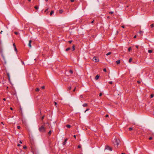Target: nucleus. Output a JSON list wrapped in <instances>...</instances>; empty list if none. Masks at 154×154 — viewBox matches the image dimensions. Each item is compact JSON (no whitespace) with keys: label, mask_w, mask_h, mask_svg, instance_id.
Listing matches in <instances>:
<instances>
[{"label":"nucleus","mask_w":154,"mask_h":154,"mask_svg":"<svg viewBox=\"0 0 154 154\" xmlns=\"http://www.w3.org/2000/svg\"><path fill=\"white\" fill-rule=\"evenodd\" d=\"M120 142V140L119 139L115 138L114 140L113 141V143L115 147L118 148V146Z\"/></svg>","instance_id":"nucleus-1"},{"label":"nucleus","mask_w":154,"mask_h":154,"mask_svg":"<svg viewBox=\"0 0 154 154\" xmlns=\"http://www.w3.org/2000/svg\"><path fill=\"white\" fill-rule=\"evenodd\" d=\"M45 125L44 124L39 127L38 130L39 131L42 133L45 132L46 128L45 127Z\"/></svg>","instance_id":"nucleus-2"},{"label":"nucleus","mask_w":154,"mask_h":154,"mask_svg":"<svg viewBox=\"0 0 154 154\" xmlns=\"http://www.w3.org/2000/svg\"><path fill=\"white\" fill-rule=\"evenodd\" d=\"M105 149L109 150L110 151H112V148L108 146H106Z\"/></svg>","instance_id":"nucleus-3"},{"label":"nucleus","mask_w":154,"mask_h":154,"mask_svg":"<svg viewBox=\"0 0 154 154\" xmlns=\"http://www.w3.org/2000/svg\"><path fill=\"white\" fill-rule=\"evenodd\" d=\"M93 60L96 62H97L99 61V59L97 57H94L93 58Z\"/></svg>","instance_id":"nucleus-4"},{"label":"nucleus","mask_w":154,"mask_h":154,"mask_svg":"<svg viewBox=\"0 0 154 154\" xmlns=\"http://www.w3.org/2000/svg\"><path fill=\"white\" fill-rule=\"evenodd\" d=\"M67 140H68V139L67 138H66L65 140L64 141L63 143V145H65V144H66V143L67 142Z\"/></svg>","instance_id":"nucleus-5"},{"label":"nucleus","mask_w":154,"mask_h":154,"mask_svg":"<svg viewBox=\"0 0 154 154\" xmlns=\"http://www.w3.org/2000/svg\"><path fill=\"white\" fill-rule=\"evenodd\" d=\"M31 42H32V41L31 40H29V41L28 45L30 48L31 47Z\"/></svg>","instance_id":"nucleus-6"},{"label":"nucleus","mask_w":154,"mask_h":154,"mask_svg":"<svg viewBox=\"0 0 154 154\" xmlns=\"http://www.w3.org/2000/svg\"><path fill=\"white\" fill-rule=\"evenodd\" d=\"M83 107H86L88 106V104L87 103H85L82 105Z\"/></svg>","instance_id":"nucleus-7"},{"label":"nucleus","mask_w":154,"mask_h":154,"mask_svg":"<svg viewBox=\"0 0 154 154\" xmlns=\"http://www.w3.org/2000/svg\"><path fill=\"white\" fill-rule=\"evenodd\" d=\"M7 75L8 78V80H9V81H10V78L9 74V73H7Z\"/></svg>","instance_id":"nucleus-8"},{"label":"nucleus","mask_w":154,"mask_h":154,"mask_svg":"<svg viewBox=\"0 0 154 154\" xmlns=\"http://www.w3.org/2000/svg\"><path fill=\"white\" fill-rule=\"evenodd\" d=\"M99 76L98 75H97L95 77V79L96 80H97L99 79Z\"/></svg>","instance_id":"nucleus-9"},{"label":"nucleus","mask_w":154,"mask_h":154,"mask_svg":"<svg viewBox=\"0 0 154 154\" xmlns=\"http://www.w3.org/2000/svg\"><path fill=\"white\" fill-rule=\"evenodd\" d=\"M120 60H118L116 61V63L117 64H118L119 63H120Z\"/></svg>","instance_id":"nucleus-10"},{"label":"nucleus","mask_w":154,"mask_h":154,"mask_svg":"<svg viewBox=\"0 0 154 154\" xmlns=\"http://www.w3.org/2000/svg\"><path fill=\"white\" fill-rule=\"evenodd\" d=\"M75 49V46L74 45H73L72 46V51H74Z\"/></svg>","instance_id":"nucleus-11"},{"label":"nucleus","mask_w":154,"mask_h":154,"mask_svg":"<svg viewBox=\"0 0 154 154\" xmlns=\"http://www.w3.org/2000/svg\"><path fill=\"white\" fill-rule=\"evenodd\" d=\"M54 13V11H52L50 13V15L51 16Z\"/></svg>","instance_id":"nucleus-12"},{"label":"nucleus","mask_w":154,"mask_h":154,"mask_svg":"<svg viewBox=\"0 0 154 154\" xmlns=\"http://www.w3.org/2000/svg\"><path fill=\"white\" fill-rule=\"evenodd\" d=\"M63 12V11L62 9L60 10H59V13L60 14H62V13Z\"/></svg>","instance_id":"nucleus-13"},{"label":"nucleus","mask_w":154,"mask_h":154,"mask_svg":"<svg viewBox=\"0 0 154 154\" xmlns=\"http://www.w3.org/2000/svg\"><path fill=\"white\" fill-rule=\"evenodd\" d=\"M66 127H67V128H70L71 127V126L69 125H66Z\"/></svg>","instance_id":"nucleus-14"},{"label":"nucleus","mask_w":154,"mask_h":154,"mask_svg":"<svg viewBox=\"0 0 154 154\" xmlns=\"http://www.w3.org/2000/svg\"><path fill=\"white\" fill-rule=\"evenodd\" d=\"M112 54V52H108V53H107V54H106V55L108 56V55H110V54Z\"/></svg>","instance_id":"nucleus-15"},{"label":"nucleus","mask_w":154,"mask_h":154,"mask_svg":"<svg viewBox=\"0 0 154 154\" xmlns=\"http://www.w3.org/2000/svg\"><path fill=\"white\" fill-rule=\"evenodd\" d=\"M39 89L38 88H37L35 89V91L36 92H38L39 91Z\"/></svg>","instance_id":"nucleus-16"},{"label":"nucleus","mask_w":154,"mask_h":154,"mask_svg":"<svg viewBox=\"0 0 154 154\" xmlns=\"http://www.w3.org/2000/svg\"><path fill=\"white\" fill-rule=\"evenodd\" d=\"M132 61V58H130L128 62L129 63H130L131 61Z\"/></svg>","instance_id":"nucleus-17"},{"label":"nucleus","mask_w":154,"mask_h":154,"mask_svg":"<svg viewBox=\"0 0 154 154\" xmlns=\"http://www.w3.org/2000/svg\"><path fill=\"white\" fill-rule=\"evenodd\" d=\"M72 88L71 86H70V87H69L67 89V90L68 91H69Z\"/></svg>","instance_id":"nucleus-18"},{"label":"nucleus","mask_w":154,"mask_h":154,"mask_svg":"<svg viewBox=\"0 0 154 154\" xmlns=\"http://www.w3.org/2000/svg\"><path fill=\"white\" fill-rule=\"evenodd\" d=\"M69 72L71 74H72L73 73V71L72 70H70L69 71Z\"/></svg>","instance_id":"nucleus-19"},{"label":"nucleus","mask_w":154,"mask_h":154,"mask_svg":"<svg viewBox=\"0 0 154 154\" xmlns=\"http://www.w3.org/2000/svg\"><path fill=\"white\" fill-rule=\"evenodd\" d=\"M71 48H66V51H68L69 50H70Z\"/></svg>","instance_id":"nucleus-20"},{"label":"nucleus","mask_w":154,"mask_h":154,"mask_svg":"<svg viewBox=\"0 0 154 154\" xmlns=\"http://www.w3.org/2000/svg\"><path fill=\"white\" fill-rule=\"evenodd\" d=\"M154 96V94H151V95H150V98H152Z\"/></svg>","instance_id":"nucleus-21"},{"label":"nucleus","mask_w":154,"mask_h":154,"mask_svg":"<svg viewBox=\"0 0 154 154\" xmlns=\"http://www.w3.org/2000/svg\"><path fill=\"white\" fill-rule=\"evenodd\" d=\"M34 8L36 10H38V6H35L34 7Z\"/></svg>","instance_id":"nucleus-22"},{"label":"nucleus","mask_w":154,"mask_h":154,"mask_svg":"<svg viewBox=\"0 0 154 154\" xmlns=\"http://www.w3.org/2000/svg\"><path fill=\"white\" fill-rule=\"evenodd\" d=\"M152 50H148V52L149 53H151L152 52Z\"/></svg>","instance_id":"nucleus-23"},{"label":"nucleus","mask_w":154,"mask_h":154,"mask_svg":"<svg viewBox=\"0 0 154 154\" xmlns=\"http://www.w3.org/2000/svg\"><path fill=\"white\" fill-rule=\"evenodd\" d=\"M51 131L50 130L49 131V132H48V134L49 135H50L51 134Z\"/></svg>","instance_id":"nucleus-24"},{"label":"nucleus","mask_w":154,"mask_h":154,"mask_svg":"<svg viewBox=\"0 0 154 154\" xmlns=\"http://www.w3.org/2000/svg\"><path fill=\"white\" fill-rule=\"evenodd\" d=\"M128 129L129 131H131L133 129V128H132L130 127Z\"/></svg>","instance_id":"nucleus-25"},{"label":"nucleus","mask_w":154,"mask_h":154,"mask_svg":"<svg viewBox=\"0 0 154 154\" xmlns=\"http://www.w3.org/2000/svg\"><path fill=\"white\" fill-rule=\"evenodd\" d=\"M27 148V147L25 145H24L23 146V148L24 149H26Z\"/></svg>","instance_id":"nucleus-26"},{"label":"nucleus","mask_w":154,"mask_h":154,"mask_svg":"<svg viewBox=\"0 0 154 154\" xmlns=\"http://www.w3.org/2000/svg\"><path fill=\"white\" fill-rule=\"evenodd\" d=\"M81 147V146L80 145H79L78 146V148H80Z\"/></svg>","instance_id":"nucleus-27"},{"label":"nucleus","mask_w":154,"mask_h":154,"mask_svg":"<svg viewBox=\"0 0 154 154\" xmlns=\"http://www.w3.org/2000/svg\"><path fill=\"white\" fill-rule=\"evenodd\" d=\"M128 51H131V47H129L128 48Z\"/></svg>","instance_id":"nucleus-28"},{"label":"nucleus","mask_w":154,"mask_h":154,"mask_svg":"<svg viewBox=\"0 0 154 154\" xmlns=\"http://www.w3.org/2000/svg\"><path fill=\"white\" fill-rule=\"evenodd\" d=\"M54 105L56 106V107H57V103L56 102H54Z\"/></svg>","instance_id":"nucleus-29"},{"label":"nucleus","mask_w":154,"mask_h":154,"mask_svg":"<svg viewBox=\"0 0 154 154\" xmlns=\"http://www.w3.org/2000/svg\"><path fill=\"white\" fill-rule=\"evenodd\" d=\"M14 48L15 51H16V52H17V49L16 47H14Z\"/></svg>","instance_id":"nucleus-30"},{"label":"nucleus","mask_w":154,"mask_h":154,"mask_svg":"<svg viewBox=\"0 0 154 154\" xmlns=\"http://www.w3.org/2000/svg\"><path fill=\"white\" fill-rule=\"evenodd\" d=\"M150 26L151 28H152L154 27V24H152L150 25Z\"/></svg>","instance_id":"nucleus-31"},{"label":"nucleus","mask_w":154,"mask_h":154,"mask_svg":"<svg viewBox=\"0 0 154 154\" xmlns=\"http://www.w3.org/2000/svg\"><path fill=\"white\" fill-rule=\"evenodd\" d=\"M89 108H88L85 111V112L86 111L89 110Z\"/></svg>","instance_id":"nucleus-32"},{"label":"nucleus","mask_w":154,"mask_h":154,"mask_svg":"<svg viewBox=\"0 0 154 154\" xmlns=\"http://www.w3.org/2000/svg\"><path fill=\"white\" fill-rule=\"evenodd\" d=\"M109 83L110 84H112V81H110Z\"/></svg>","instance_id":"nucleus-33"},{"label":"nucleus","mask_w":154,"mask_h":154,"mask_svg":"<svg viewBox=\"0 0 154 154\" xmlns=\"http://www.w3.org/2000/svg\"><path fill=\"white\" fill-rule=\"evenodd\" d=\"M152 137H149V140H152Z\"/></svg>","instance_id":"nucleus-34"},{"label":"nucleus","mask_w":154,"mask_h":154,"mask_svg":"<svg viewBox=\"0 0 154 154\" xmlns=\"http://www.w3.org/2000/svg\"><path fill=\"white\" fill-rule=\"evenodd\" d=\"M103 71L104 72H106V68L104 69H103Z\"/></svg>","instance_id":"nucleus-35"},{"label":"nucleus","mask_w":154,"mask_h":154,"mask_svg":"<svg viewBox=\"0 0 154 154\" xmlns=\"http://www.w3.org/2000/svg\"><path fill=\"white\" fill-rule=\"evenodd\" d=\"M17 128L18 129H19L20 128V127L19 126H17Z\"/></svg>","instance_id":"nucleus-36"},{"label":"nucleus","mask_w":154,"mask_h":154,"mask_svg":"<svg viewBox=\"0 0 154 154\" xmlns=\"http://www.w3.org/2000/svg\"><path fill=\"white\" fill-rule=\"evenodd\" d=\"M76 87H75L74 88V90H73V92H74L75 91V90H76Z\"/></svg>","instance_id":"nucleus-37"},{"label":"nucleus","mask_w":154,"mask_h":154,"mask_svg":"<svg viewBox=\"0 0 154 154\" xmlns=\"http://www.w3.org/2000/svg\"><path fill=\"white\" fill-rule=\"evenodd\" d=\"M14 33L16 35H17L18 34V32H14Z\"/></svg>","instance_id":"nucleus-38"},{"label":"nucleus","mask_w":154,"mask_h":154,"mask_svg":"<svg viewBox=\"0 0 154 154\" xmlns=\"http://www.w3.org/2000/svg\"><path fill=\"white\" fill-rule=\"evenodd\" d=\"M138 84H140V83H141V82L140 81H137V82Z\"/></svg>","instance_id":"nucleus-39"},{"label":"nucleus","mask_w":154,"mask_h":154,"mask_svg":"<svg viewBox=\"0 0 154 154\" xmlns=\"http://www.w3.org/2000/svg\"><path fill=\"white\" fill-rule=\"evenodd\" d=\"M44 116H43L42 118H41V119L42 120H43L44 118Z\"/></svg>","instance_id":"nucleus-40"},{"label":"nucleus","mask_w":154,"mask_h":154,"mask_svg":"<svg viewBox=\"0 0 154 154\" xmlns=\"http://www.w3.org/2000/svg\"><path fill=\"white\" fill-rule=\"evenodd\" d=\"M13 46H14V48L16 47V45H15V43H14V44H13Z\"/></svg>","instance_id":"nucleus-41"},{"label":"nucleus","mask_w":154,"mask_h":154,"mask_svg":"<svg viewBox=\"0 0 154 154\" xmlns=\"http://www.w3.org/2000/svg\"><path fill=\"white\" fill-rule=\"evenodd\" d=\"M113 13V12H112V11H111V12H109V13L110 14H112Z\"/></svg>","instance_id":"nucleus-42"},{"label":"nucleus","mask_w":154,"mask_h":154,"mask_svg":"<svg viewBox=\"0 0 154 154\" xmlns=\"http://www.w3.org/2000/svg\"><path fill=\"white\" fill-rule=\"evenodd\" d=\"M48 8L47 9L45 10V12H46L48 11Z\"/></svg>","instance_id":"nucleus-43"},{"label":"nucleus","mask_w":154,"mask_h":154,"mask_svg":"<svg viewBox=\"0 0 154 154\" xmlns=\"http://www.w3.org/2000/svg\"><path fill=\"white\" fill-rule=\"evenodd\" d=\"M135 47H136L137 48H138V47H139V46L138 45H136L135 46Z\"/></svg>","instance_id":"nucleus-44"},{"label":"nucleus","mask_w":154,"mask_h":154,"mask_svg":"<svg viewBox=\"0 0 154 154\" xmlns=\"http://www.w3.org/2000/svg\"><path fill=\"white\" fill-rule=\"evenodd\" d=\"M21 62H22V64H23V65H24V62L22 60H21Z\"/></svg>","instance_id":"nucleus-45"},{"label":"nucleus","mask_w":154,"mask_h":154,"mask_svg":"<svg viewBox=\"0 0 154 154\" xmlns=\"http://www.w3.org/2000/svg\"><path fill=\"white\" fill-rule=\"evenodd\" d=\"M69 43H71L72 42V40L69 41L68 42Z\"/></svg>","instance_id":"nucleus-46"},{"label":"nucleus","mask_w":154,"mask_h":154,"mask_svg":"<svg viewBox=\"0 0 154 154\" xmlns=\"http://www.w3.org/2000/svg\"><path fill=\"white\" fill-rule=\"evenodd\" d=\"M42 89H44L45 88V86H43L42 87Z\"/></svg>","instance_id":"nucleus-47"},{"label":"nucleus","mask_w":154,"mask_h":154,"mask_svg":"<svg viewBox=\"0 0 154 154\" xmlns=\"http://www.w3.org/2000/svg\"><path fill=\"white\" fill-rule=\"evenodd\" d=\"M108 116H109V115H107V114L106 115V116H105V117H108Z\"/></svg>","instance_id":"nucleus-48"},{"label":"nucleus","mask_w":154,"mask_h":154,"mask_svg":"<svg viewBox=\"0 0 154 154\" xmlns=\"http://www.w3.org/2000/svg\"><path fill=\"white\" fill-rule=\"evenodd\" d=\"M102 95V94L101 93H100L99 94V96H101Z\"/></svg>","instance_id":"nucleus-49"},{"label":"nucleus","mask_w":154,"mask_h":154,"mask_svg":"<svg viewBox=\"0 0 154 154\" xmlns=\"http://www.w3.org/2000/svg\"><path fill=\"white\" fill-rule=\"evenodd\" d=\"M94 20H93L91 22V23H94Z\"/></svg>","instance_id":"nucleus-50"},{"label":"nucleus","mask_w":154,"mask_h":154,"mask_svg":"<svg viewBox=\"0 0 154 154\" xmlns=\"http://www.w3.org/2000/svg\"><path fill=\"white\" fill-rule=\"evenodd\" d=\"M142 32H142V31H140V32H139V33H140V34H141V33H142Z\"/></svg>","instance_id":"nucleus-51"},{"label":"nucleus","mask_w":154,"mask_h":154,"mask_svg":"<svg viewBox=\"0 0 154 154\" xmlns=\"http://www.w3.org/2000/svg\"><path fill=\"white\" fill-rule=\"evenodd\" d=\"M70 1L71 2H73L74 1V0H70Z\"/></svg>","instance_id":"nucleus-52"},{"label":"nucleus","mask_w":154,"mask_h":154,"mask_svg":"<svg viewBox=\"0 0 154 154\" xmlns=\"http://www.w3.org/2000/svg\"><path fill=\"white\" fill-rule=\"evenodd\" d=\"M73 137L75 138H76V135H74L73 136Z\"/></svg>","instance_id":"nucleus-53"},{"label":"nucleus","mask_w":154,"mask_h":154,"mask_svg":"<svg viewBox=\"0 0 154 154\" xmlns=\"http://www.w3.org/2000/svg\"><path fill=\"white\" fill-rule=\"evenodd\" d=\"M122 28H125V26H121Z\"/></svg>","instance_id":"nucleus-54"},{"label":"nucleus","mask_w":154,"mask_h":154,"mask_svg":"<svg viewBox=\"0 0 154 154\" xmlns=\"http://www.w3.org/2000/svg\"><path fill=\"white\" fill-rule=\"evenodd\" d=\"M17 146H20V144H17Z\"/></svg>","instance_id":"nucleus-55"},{"label":"nucleus","mask_w":154,"mask_h":154,"mask_svg":"<svg viewBox=\"0 0 154 154\" xmlns=\"http://www.w3.org/2000/svg\"><path fill=\"white\" fill-rule=\"evenodd\" d=\"M6 100V99L5 98H3V100H4V101Z\"/></svg>","instance_id":"nucleus-56"},{"label":"nucleus","mask_w":154,"mask_h":154,"mask_svg":"<svg viewBox=\"0 0 154 154\" xmlns=\"http://www.w3.org/2000/svg\"><path fill=\"white\" fill-rule=\"evenodd\" d=\"M80 97H81V98H82L83 97V96L82 95H81L80 96Z\"/></svg>","instance_id":"nucleus-57"},{"label":"nucleus","mask_w":154,"mask_h":154,"mask_svg":"<svg viewBox=\"0 0 154 154\" xmlns=\"http://www.w3.org/2000/svg\"><path fill=\"white\" fill-rule=\"evenodd\" d=\"M136 37V35H135L134 37V38H135Z\"/></svg>","instance_id":"nucleus-58"},{"label":"nucleus","mask_w":154,"mask_h":154,"mask_svg":"<svg viewBox=\"0 0 154 154\" xmlns=\"http://www.w3.org/2000/svg\"><path fill=\"white\" fill-rule=\"evenodd\" d=\"M20 143H22V142H21V141H20V142H19Z\"/></svg>","instance_id":"nucleus-59"},{"label":"nucleus","mask_w":154,"mask_h":154,"mask_svg":"<svg viewBox=\"0 0 154 154\" xmlns=\"http://www.w3.org/2000/svg\"><path fill=\"white\" fill-rule=\"evenodd\" d=\"M10 109H11V110H13V109H12V107H11V108H10Z\"/></svg>","instance_id":"nucleus-60"},{"label":"nucleus","mask_w":154,"mask_h":154,"mask_svg":"<svg viewBox=\"0 0 154 154\" xmlns=\"http://www.w3.org/2000/svg\"><path fill=\"white\" fill-rule=\"evenodd\" d=\"M14 95H15L16 96H17V94H16V93H15L14 94Z\"/></svg>","instance_id":"nucleus-61"},{"label":"nucleus","mask_w":154,"mask_h":154,"mask_svg":"<svg viewBox=\"0 0 154 154\" xmlns=\"http://www.w3.org/2000/svg\"><path fill=\"white\" fill-rule=\"evenodd\" d=\"M6 88L7 89H8V86H7Z\"/></svg>","instance_id":"nucleus-62"},{"label":"nucleus","mask_w":154,"mask_h":154,"mask_svg":"<svg viewBox=\"0 0 154 154\" xmlns=\"http://www.w3.org/2000/svg\"><path fill=\"white\" fill-rule=\"evenodd\" d=\"M2 32H3V31H2L0 32V33H1V34H2Z\"/></svg>","instance_id":"nucleus-63"},{"label":"nucleus","mask_w":154,"mask_h":154,"mask_svg":"<svg viewBox=\"0 0 154 154\" xmlns=\"http://www.w3.org/2000/svg\"><path fill=\"white\" fill-rule=\"evenodd\" d=\"M122 154H125V153H122Z\"/></svg>","instance_id":"nucleus-64"}]
</instances>
